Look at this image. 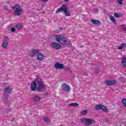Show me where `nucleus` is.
Wrapping results in <instances>:
<instances>
[{"label": "nucleus", "mask_w": 126, "mask_h": 126, "mask_svg": "<svg viewBox=\"0 0 126 126\" xmlns=\"http://www.w3.org/2000/svg\"><path fill=\"white\" fill-rule=\"evenodd\" d=\"M87 113H88V111L86 110H84L82 112V114L83 116H85V115H86L87 114Z\"/></svg>", "instance_id": "nucleus-27"}, {"label": "nucleus", "mask_w": 126, "mask_h": 126, "mask_svg": "<svg viewBox=\"0 0 126 126\" xmlns=\"http://www.w3.org/2000/svg\"><path fill=\"white\" fill-rule=\"evenodd\" d=\"M43 121L46 123V124H50V119L48 117H44Z\"/></svg>", "instance_id": "nucleus-22"}, {"label": "nucleus", "mask_w": 126, "mask_h": 126, "mask_svg": "<svg viewBox=\"0 0 126 126\" xmlns=\"http://www.w3.org/2000/svg\"><path fill=\"white\" fill-rule=\"evenodd\" d=\"M114 15L115 17H116V18H119V17H122V16H123L122 14H118V13H115Z\"/></svg>", "instance_id": "nucleus-24"}, {"label": "nucleus", "mask_w": 126, "mask_h": 126, "mask_svg": "<svg viewBox=\"0 0 126 126\" xmlns=\"http://www.w3.org/2000/svg\"><path fill=\"white\" fill-rule=\"evenodd\" d=\"M66 70H70V68L69 67H67V68H65Z\"/></svg>", "instance_id": "nucleus-32"}, {"label": "nucleus", "mask_w": 126, "mask_h": 126, "mask_svg": "<svg viewBox=\"0 0 126 126\" xmlns=\"http://www.w3.org/2000/svg\"><path fill=\"white\" fill-rule=\"evenodd\" d=\"M60 11L64 12L65 16H70V12L68 10V8L65 4H63L59 8L56 10V13H59Z\"/></svg>", "instance_id": "nucleus-1"}, {"label": "nucleus", "mask_w": 126, "mask_h": 126, "mask_svg": "<svg viewBox=\"0 0 126 126\" xmlns=\"http://www.w3.org/2000/svg\"><path fill=\"white\" fill-rule=\"evenodd\" d=\"M45 58V55L43 53H39L37 55V59L38 61H43L44 60V58Z\"/></svg>", "instance_id": "nucleus-13"}, {"label": "nucleus", "mask_w": 126, "mask_h": 126, "mask_svg": "<svg viewBox=\"0 0 126 126\" xmlns=\"http://www.w3.org/2000/svg\"><path fill=\"white\" fill-rule=\"evenodd\" d=\"M67 44L68 47H71V42H70V41H68L67 43Z\"/></svg>", "instance_id": "nucleus-29"}, {"label": "nucleus", "mask_w": 126, "mask_h": 126, "mask_svg": "<svg viewBox=\"0 0 126 126\" xmlns=\"http://www.w3.org/2000/svg\"><path fill=\"white\" fill-rule=\"evenodd\" d=\"M61 89L62 90H63V91L68 92L70 91L71 88H70V86H69L68 84L64 83L61 85Z\"/></svg>", "instance_id": "nucleus-7"}, {"label": "nucleus", "mask_w": 126, "mask_h": 126, "mask_svg": "<svg viewBox=\"0 0 126 126\" xmlns=\"http://www.w3.org/2000/svg\"><path fill=\"white\" fill-rule=\"evenodd\" d=\"M11 91V88L9 86H6L4 89V92L5 93H10Z\"/></svg>", "instance_id": "nucleus-16"}, {"label": "nucleus", "mask_w": 126, "mask_h": 126, "mask_svg": "<svg viewBox=\"0 0 126 126\" xmlns=\"http://www.w3.org/2000/svg\"><path fill=\"white\" fill-rule=\"evenodd\" d=\"M40 51L39 50H33L30 53V56H35L36 54H38Z\"/></svg>", "instance_id": "nucleus-15"}, {"label": "nucleus", "mask_w": 126, "mask_h": 126, "mask_svg": "<svg viewBox=\"0 0 126 126\" xmlns=\"http://www.w3.org/2000/svg\"><path fill=\"white\" fill-rule=\"evenodd\" d=\"M95 73H98L99 72V70H94Z\"/></svg>", "instance_id": "nucleus-31"}, {"label": "nucleus", "mask_w": 126, "mask_h": 126, "mask_svg": "<svg viewBox=\"0 0 126 126\" xmlns=\"http://www.w3.org/2000/svg\"><path fill=\"white\" fill-rule=\"evenodd\" d=\"M22 27H23L22 24H18L16 26V28H18V29H20V28H22Z\"/></svg>", "instance_id": "nucleus-25"}, {"label": "nucleus", "mask_w": 126, "mask_h": 126, "mask_svg": "<svg viewBox=\"0 0 126 126\" xmlns=\"http://www.w3.org/2000/svg\"><path fill=\"white\" fill-rule=\"evenodd\" d=\"M123 1H124V0H118L117 3H118L119 5H122V4H123Z\"/></svg>", "instance_id": "nucleus-26"}, {"label": "nucleus", "mask_w": 126, "mask_h": 126, "mask_svg": "<svg viewBox=\"0 0 126 126\" xmlns=\"http://www.w3.org/2000/svg\"><path fill=\"white\" fill-rule=\"evenodd\" d=\"M42 1H47L48 0H41Z\"/></svg>", "instance_id": "nucleus-34"}, {"label": "nucleus", "mask_w": 126, "mask_h": 126, "mask_svg": "<svg viewBox=\"0 0 126 126\" xmlns=\"http://www.w3.org/2000/svg\"><path fill=\"white\" fill-rule=\"evenodd\" d=\"M52 48L56 49V50H60L61 49V45L57 42H53L51 44Z\"/></svg>", "instance_id": "nucleus-9"}, {"label": "nucleus", "mask_w": 126, "mask_h": 126, "mask_svg": "<svg viewBox=\"0 0 126 126\" xmlns=\"http://www.w3.org/2000/svg\"><path fill=\"white\" fill-rule=\"evenodd\" d=\"M12 8L15 12V15H17L18 16H19V15H20V12H21L22 10V8H21V6L20 5L18 4H16L14 6H13Z\"/></svg>", "instance_id": "nucleus-5"}, {"label": "nucleus", "mask_w": 126, "mask_h": 126, "mask_svg": "<svg viewBox=\"0 0 126 126\" xmlns=\"http://www.w3.org/2000/svg\"><path fill=\"white\" fill-rule=\"evenodd\" d=\"M54 67L57 69H62L63 68V64H61L59 62H56L54 64Z\"/></svg>", "instance_id": "nucleus-11"}, {"label": "nucleus", "mask_w": 126, "mask_h": 126, "mask_svg": "<svg viewBox=\"0 0 126 126\" xmlns=\"http://www.w3.org/2000/svg\"><path fill=\"white\" fill-rule=\"evenodd\" d=\"M121 102L122 103L123 106L126 108V98H123L122 99Z\"/></svg>", "instance_id": "nucleus-23"}, {"label": "nucleus", "mask_w": 126, "mask_h": 126, "mask_svg": "<svg viewBox=\"0 0 126 126\" xmlns=\"http://www.w3.org/2000/svg\"><path fill=\"white\" fill-rule=\"evenodd\" d=\"M95 10H96V11H98V9H95Z\"/></svg>", "instance_id": "nucleus-35"}, {"label": "nucleus", "mask_w": 126, "mask_h": 126, "mask_svg": "<svg viewBox=\"0 0 126 126\" xmlns=\"http://www.w3.org/2000/svg\"><path fill=\"white\" fill-rule=\"evenodd\" d=\"M105 82L107 85H108L109 86H111L112 85H114V84H115L117 81H116V80H113L112 81L106 80L105 81Z\"/></svg>", "instance_id": "nucleus-12"}, {"label": "nucleus", "mask_w": 126, "mask_h": 126, "mask_svg": "<svg viewBox=\"0 0 126 126\" xmlns=\"http://www.w3.org/2000/svg\"><path fill=\"white\" fill-rule=\"evenodd\" d=\"M64 1L65 2H68V1H69V0H64Z\"/></svg>", "instance_id": "nucleus-33"}, {"label": "nucleus", "mask_w": 126, "mask_h": 126, "mask_svg": "<svg viewBox=\"0 0 126 126\" xmlns=\"http://www.w3.org/2000/svg\"><path fill=\"white\" fill-rule=\"evenodd\" d=\"M109 19L113 23H115L116 22V18H115V17L113 15H109Z\"/></svg>", "instance_id": "nucleus-19"}, {"label": "nucleus", "mask_w": 126, "mask_h": 126, "mask_svg": "<svg viewBox=\"0 0 126 126\" xmlns=\"http://www.w3.org/2000/svg\"><path fill=\"white\" fill-rule=\"evenodd\" d=\"M8 42H9V38L7 36L5 37L2 43V47L3 49L5 50L8 49Z\"/></svg>", "instance_id": "nucleus-6"}, {"label": "nucleus", "mask_w": 126, "mask_h": 126, "mask_svg": "<svg viewBox=\"0 0 126 126\" xmlns=\"http://www.w3.org/2000/svg\"><path fill=\"white\" fill-rule=\"evenodd\" d=\"M11 31L12 32H15V28H12Z\"/></svg>", "instance_id": "nucleus-30"}, {"label": "nucleus", "mask_w": 126, "mask_h": 126, "mask_svg": "<svg viewBox=\"0 0 126 126\" xmlns=\"http://www.w3.org/2000/svg\"><path fill=\"white\" fill-rule=\"evenodd\" d=\"M121 29H122L123 30H124V31H126V28L125 26L122 25L121 26Z\"/></svg>", "instance_id": "nucleus-28"}, {"label": "nucleus", "mask_w": 126, "mask_h": 126, "mask_svg": "<svg viewBox=\"0 0 126 126\" xmlns=\"http://www.w3.org/2000/svg\"><path fill=\"white\" fill-rule=\"evenodd\" d=\"M91 22L92 23H93V24L95 25L100 24V23H101V22H100V21L96 20H91Z\"/></svg>", "instance_id": "nucleus-17"}, {"label": "nucleus", "mask_w": 126, "mask_h": 126, "mask_svg": "<svg viewBox=\"0 0 126 126\" xmlns=\"http://www.w3.org/2000/svg\"><path fill=\"white\" fill-rule=\"evenodd\" d=\"M95 110H102L103 112H104V113H108L109 112V110H108V108H107V107L102 105L101 104L97 105L95 106Z\"/></svg>", "instance_id": "nucleus-8"}, {"label": "nucleus", "mask_w": 126, "mask_h": 126, "mask_svg": "<svg viewBox=\"0 0 126 126\" xmlns=\"http://www.w3.org/2000/svg\"><path fill=\"white\" fill-rule=\"evenodd\" d=\"M42 98L40 97L39 95H36L34 98H33L34 102H37L38 101H40Z\"/></svg>", "instance_id": "nucleus-18"}, {"label": "nucleus", "mask_w": 126, "mask_h": 126, "mask_svg": "<svg viewBox=\"0 0 126 126\" xmlns=\"http://www.w3.org/2000/svg\"><path fill=\"white\" fill-rule=\"evenodd\" d=\"M36 82H37V81L35 80L32 81L31 84V88L32 91H35V90H36V88H37V84Z\"/></svg>", "instance_id": "nucleus-10"}, {"label": "nucleus", "mask_w": 126, "mask_h": 126, "mask_svg": "<svg viewBox=\"0 0 126 126\" xmlns=\"http://www.w3.org/2000/svg\"><path fill=\"white\" fill-rule=\"evenodd\" d=\"M56 40L61 45H65L67 43V39L66 37L62 35H57L55 37Z\"/></svg>", "instance_id": "nucleus-3"}, {"label": "nucleus", "mask_w": 126, "mask_h": 126, "mask_svg": "<svg viewBox=\"0 0 126 126\" xmlns=\"http://www.w3.org/2000/svg\"><path fill=\"white\" fill-rule=\"evenodd\" d=\"M81 123L86 126H91L96 124V121L94 119L85 117L81 119Z\"/></svg>", "instance_id": "nucleus-2"}, {"label": "nucleus", "mask_w": 126, "mask_h": 126, "mask_svg": "<svg viewBox=\"0 0 126 126\" xmlns=\"http://www.w3.org/2000/svg\"><path fill=\"white\" fill-rule=\"evenodd\" d=\"M68 106L70 107H78L79 106V104L77 103H71L69 104Z\"/></svg>", "instance_id": "nucleus-21"}, {"label": "nucleus", "mask_w": 126, "mask_h": 126, "mask_svg": "<svg viewBox=\"0 0 126 126\" xmlns=\"http://www.w3.org/2000/svg\"><path fill=\"white\" fill-rule=\"evenodd\" d=\"M126 46V43H122L120 45V46L118 47V50H123V49H125V47Z\"/></svg>", "instance_id": "nucleus-20"}, {"label": "nucleus", "mask_w": 126, "mask_h": 126, "mask_svg": "<svg viewBox=\"0 0 126 126\" xmlns=\"http://www.w3.org/2000/svg\"><path fill=\"white\" fill-rule=\"evenodd\" d=\"M121 63H122V65L124 67H126V58L122 57Z\"/></svg>", "instance_id": "nucleus-14"}, {"label": "nucleus", "mask_w": 126, "mask_h": 126, "mask_svg": "<svg viewBox=\"0 0 126 126\" xmlns=\"http://www.w3.org/2000/svg\"><path fill=\"white\" fill-rule=\"evenodd\" d=\"M37 91L39 92H44L46 90V85L44 84L42 80H39L38 81V86L36 88Z\"/></svg>", "instance_id": "nucleus-4"}]
</instances>
